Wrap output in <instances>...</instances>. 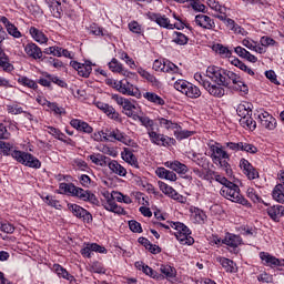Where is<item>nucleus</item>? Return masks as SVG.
<instances>
[{"mask_svg": "<svg viewBox=\"0 0 284 284\" xmlns=\"http://www.w3.org/2000/svg\"><path fill=\"white\" fill-rule=\"evenodd\" d=\"M114 141H119L120 143H123L124 145H130L132 143V140H128V138L121 133L119 130L115 132V139Z\"/></svg>", "mask_w": 284, "mask_h": 284, "instance_id": "680f3d73", "label": "nucleus"}, {"mask_svg": "<svg viewBox=\"0 0 284 284\" xmlns=\"http://www.w3.org/2000/svg\"><path fill=\"white\" fill-rule=\"evenodd\" d=\"M7 33L4 31H0V43L6 41ZM0 68L6 72H12L14 67L10 63V58L3 52V49L0 48Z\"/></svg>", "mask_w": 284, "mask_h": 284, "instance_id": "6e6552de", "label": "nucleus"}, {"mask_svg": "<svg viewBox=\"0 0 284 284\" xmlns=\"http://www.w3.org/2000/svg\"><path fill=\"white\" fill-rule=\"evenodd\" d=\"M149 138L154 145H161L162 148H170V145H176V140L165 134L156 133L155 131H149Z\"/></svg>", "mask_w": 284, "mask_h": 284, "instance_id": "39448f33", "label": "nucleus"}, {"mask_svg": "<svg viewBox=\"0 0 284 284\" xmlns=\"http://www.w3.org/2000/svg\"><path fill=\"white\" fill-rule=\"evenodd\" d=\"M124 154L125 156H123V161L130 163V165H134L139 170V160L136 159V155H134L128 148H124Z\"/></svg>", "mask_w": 284, "mask_h": 284, "instance_id": "c756f323", "label": "nucleus"}, {"mask_svg": "<svg viewBox=\"0 0 284 284\" xmlns=\"http://www.w3.org/2000/svg\"><path fill=\"white\" fill-rule=\"evenodd\" d=\"M260 123L265 130H276V118L272 116L267 111L258 115Z\"/></svg>", "mask_w": 284, "mask_h": 284, "instance_id": "ddd939ff", "label": "nucleus"}, {"mask_svg": "<svg viewBox=\"0 0 284 284\" xmlns=\"http://www.w3.org/2000/svg\"><path fill=\"white\" fill-rule=\"evenodd\" d=\"M143 274L146 276H150L151 278H161V275L156 271H154L152 267H150L148 264L142 270Z\"/></svg>", "mask_w": 284, "mask_h": 284, "instance_id": "bf43d9fd", "label": "nucleus"}, {"mask_svg": "<svg viewBox=\"0 0 284 284\" xmlns=\"http://www.w3.org/2000/svg\"><path fill=\"white\" fill-rule=\"evenodd\" d=\"M129 229L134 234H141V232H143V227L141 226V223L136 222V220L129 221Z\"/></svg>", "mask_w": 284, "mask_h": 284, "instance_id": "3c124183", "label": "nucleus"}, {"mask_svg": "<svg viewBox=\"0 0 284 284\" xmlns=\"http://www.w3.org/2000/svg\"><path fill=\"white\" fill-rule=\"evenodd\" d=\"M113 88H115L118 92H121V94H128V97H135L136 99H141V91L139 88L132 90L131 88L126 87L123 81L113 82Z\"/></svg>", "mask_w": 284, "mask_h": 284, "instance_id": "9b49d317", "label": "nucleus"}, {"mask_svg": "<svg viewBox=\"0 0 284 284\" xmlns=\"http://www.w3.org/2000/svg\"><path fill=\"white\" fill-rule=\"evenodd\" d=\"M70 125L74 130H78V132H83L84 134H92L94 132V129L88 122L79 119L71 120Z\"/></svg>", "mask_w": 284, "mask_h": 284, "instance_id": "2eb2a0df", "label": "nucleus"}, {"mask_svg": "<svg viewBox=\"0 0 284 284\" xmlns=\"http://www.w3.org/2000/svg\"><path fill=\"white\" fill-rule=\"evenodd\" d=\"M231 64L235 65V68H239L243 72H246V74H250V77H254V71L250 69L246 64L243 63L239 58L231 59Z\"/></svg>", "mask_w": 284, "mask_h": 284, "instance_id": "c85d7f7f", "label": "nucleus"}, {"mask_svg": "<svg viewBox=\"0 0 284 284\" xmlns=\"http://www.w3.org/2000/svg\"><path fill=\"white\" fill-rule=\"evenodd\" d=\"M138 73L140 74V77H142V79H145L146 81H149V83H159V80H156V77L145 71V69L143 68H139Z\"/></svg>", "mask_w": 284, "mask_h": 284, "instance_id": "37998d69", "label": "nucleus"}, {"mask_svg": "<svg viewBox=\"0 0 284 284\" xmlns=\"http://www.w3.org/2000/svg\"><path fill=\"white\" fill-rule=\"evenodd\" d=\"M272 196L277 203H284V183L274 186Z\"/></svg>", "mask_w": 284, "mask_h": 284, "instance_id": "bb28decb", "label": "nucleus"}, {"mask_svg": "<svg viewBox=\"0 0 284 284\" xmlns=\"http://www.w3.org/2000/svg\"><path fill=\"white\" fill-rule=\"evenodd\" d=\"M195 24L199 26V28H203V30H213V28H216L214 20L203 13L195 16Z\"/></svg>", "mask_w": 284, "mask_h": 284, "instance_id": "f8f14e48", "label": "nucleus"}, {"mask_svg": "<svg viewBox=\"0 0 284 284\" xmlns=\"http://www.w3.org/2000/svg\"><path fill=\"white\" fill-rule=\"evenodd\" d=\"M270 219L275 223L281 222V217L284 216V206L283 205H273L266 210Z\"/></svg>", "mask_w": 284, "mask_h": 284, "instance_id": "a211bd4d", "label": "nucleus"}, {"mask_svg": "<svg viewBox=\"0 0 284 284\" xmlns=\"http://www.w3.org/2000/svg\"><path fill=\"white\" fill-rule=\"evenodd\" d=\"M7 32L14 39H21V31L14 24H7Z\"/></svg>", "mask_w": 284, "mask_h": 284, "instance_id": "603ef678", "label": "nucleus"}, {"mask_svg": "<svg viewBox=\"0 0 284 284\" xmlns=\"http://www.w3.org/2000/svg\"><path fill=\"white\" fill-rule=\"evenodd\" d=\"M49 8L54 19H61V17H63V9L61 8V2H51V4H49Z\"/></svg>", "mask_w": 284, "mask_h": 284, "instance_id": "7c9ffc66", "label": "nucleus"}, {"mask_svg": "<svg viewBox=\"0 0 284 284\" xmlns=\"http://www.w3.org/2000/svg\"><path fill=\"white\" fill-rule=\"evenodd\" d=\"M68 210L75 216L77 219H82L83 223H92L93 217L90 211L83 209V206L78 204H68Z\"/></svg>", "mask_w": 284, "mask_h": 284, "instance_id": "423d86ee", "label": "nucleus"}, {"mask_svg": "<svg viewBox=\"0 0 284 284\" xmlns=\"http://www.w3.org/2000/svg\"><path fill=\"white\" fill-rule=\"evenodd\" d=\"M225 81H229V85L233 83L234 85H237L241 83V77L230 70L224 71Z\"/></svg>", "mask_w": 284, "mask_h": 284, "instance_id": "e433bc0d", "label": "nucleus"}, {"mask_svg": "<svg viewBox=\"0 0 284 284\" xmlns=\"http://www.w3.org/2000/svg\"><path fill=\"white\" fill-rule=\"evenodd\" d=\"M140 123H142L146 130H151L150 132H154V120L149 116H142L140 118Z\"/></svg>", "mask_w": 284, "mask_h": 284, "instance_id": "864d4df0", "label": "nucleus"}, {"mask_svg": "<svg viewBox=\"0 0 284 284\" xmlns=\"http://www.w3.org/2000/svg\"><path fill=\"white\" fill-rule=\"evenodd\" d=\"M0 153L4 154V156L12 155V159H16L18 163H21L27 168H33L34 170H39V168H41V161H39V159H37L31 153L14 150L10 143L1 142Z\"/></svg>", "mask_w": 284, "mask_h": 284, "instance_id": "f257e3e1", "label": "nucleus"}, {"mask_svg": "<svg viewBox=\"0 0 284 284\" xmlns=\"http://www.w3.org/2000/svg\"><path fill=\"white\" fill-rule=\"evenodd\" d=\"M213 51L220 54V57H224V59H232V50H229L227 47L221 43L214 44Z\"/></svg>", "mask_w": 284, "mask_h": 284, "instance_id": "a878e982", "label": "nucleus"}, {"mask_svg": "<svg viewBox=\"0 0 284 284\" xmlns=\"http://www.w3.org/2000/svg\"><path fill=\"white\" fill-rule=\"evenodd\" d=\"M190 8H192V10H194L195 12H202L203 14H205V4L201 3V0H191L190 1Z\"/></svg>", "mask_w": 284, "mask_h": 284, "instance_id": "c03bdc74", "label": "nucleus"}, {"mask_svg": "<svg viewBox=\"0 0 284 284\" xmlns=\"http://www.w3.org/2000/svg\"><path fill=\"white\" fill-rule=\"evenodd\" d=\"M105 199H106V203L103 204L104 210H106L108 212H111L112 209L114 207V205H118L116 202H114V195L106 193L104 194Z\"/></svg>", "mask_w": 284, "mask_h": 284, "instance_id": "a18cd8bd", "label": "nucleus"}, {"mask_svg": "<svg viewBox=\"0 0 284 284\" xmlns=\"http://www.w3.org/2000/svg\"><path fill=\"white\" fill-rule=\"evenodd\" d=\"M189 99H199L201 97V89L199 87L189 83V87L186 89V93H184Z\"/></svg>", "mask_w": 284, "mask_h": 284, "instance_id": "c9c22d12", "label": "nucleus"}, {"mask_svg": "<svg viewBox=\"0 0 284 284\" xmlns=\"http://www.w3.org/2000/svg\"><path fill=\"white\" fill-rule=\"evenodd\" d=\"M240 168L243 170V173L250 181H254V179H258V171L250 163V161L242 159L240 161Z\"/></svg>", "mask_w": 284, "mask_h": 284, "instance_id": "9d476101", "label": "nucleus"}, {"mask_svg": "<svg viewBox=\"0 0 284 284\" xmlns=\"http://www.w3.org/2000/svg\"><path fill=\"white\" fill-rule=\"evenodd\" d=\"M48 108L54 112V114H65V109L59 108V104L57 102H48Z\"/></svg>", "mask_w": 284, "mask_h": 284, "instance_id": "e2e57ef3", "label": "nucleus"}, {"mask_svg": "<svg viewBox=\"0 0 284 284\" xmlns=\"http://www.w3.org/2000/svg\"><path fill=\"white\" fill-rule=\"evenodd\" d=\"M163 72H170L171 74H179V68L173 62H164Z\"/></svg>", "mask_w": 284, "mask_h": 284, "instance_id": "6e6d98bb", "label": "nucleus"}, {"mask_svg": "<svg viewBox=\"0 0 284 284\" xmlns=\"http://www.w3.org/2000/svg\"><path fill=\"white\" fill-rule=\"evenodd\" d=\"M165 168H170V170H173V172H176L178 174L187 173V165L181 163L180 161L166 162Z\"/></svg>", "mask_w": 284, "mask_h": 284, "instance_id": "5701e85b", "label": "nucleus"}, {"mask_svg": "<svg viewBox=\"0 0 284 284\" xmlns=\"http://www.w3.org/2000/svg\"><path fill=\"white\" fill-rule=\"evenodd\" d=\"M143 97L150 103H154V105H163L165 103V100L154 92H145Z\"/></svg>", "mask_w": 284, "mask_h": 284, "instance_id": "cd10ccee", "label": "nucleus"}, {"mask_svg": "<svg viewBox=\"0 0 284 284\" xmlns=\"http://www.w3.org/2000/svg\"><path fill=\"white\" fill-rule=\"evenodd\" d=\"M260 258L264 262V265L268 267H284V260H280L267 252H261Z\"/></svg>", "mask_w": 284, "mask_h": 284, "instance_id": "1a4fd4ad", "label": "nucleus"}, {"mask_svg": "<svg viewBox=\"0 0 284 284\" xmlns=\"http://www.w3.org/2000/svg\"><path fill=\"white\" fill-rule=\"evenodd\" d=\"M222 243L229 247H233L234 253L236 254V247L243 243V239H241L240 235L227 233L224 240H222Z\"/></svg>", "mask_w": 284, "mask_h": 284, "instance_id": "dca6fc26", "label": "nucleus"}, {"mask_svg": "<svg viewBox=\"0 0 284 284\" xmlns=\"http://www.w3.org/2000/svg\"><path fill=\"white\" fill-rule=\"evenodd\" d=\"M161 274L165 275V278H175L176 277V268L171 265L162 264L160 267Z\"/></svg>", "mask_w": 284, "mask_h": 284, "instance_id": "72a5a7b5", "label": "nucleus"}, {"mask_svg": "<svg viewBox=\"0 0 284 284\" xmlns=\"http://www.w3.org/2000/svg\"><path fill=\"white\" fill-rule=\"evenodd\" d=\"M174 34L175 38L173 39V43H176V45H187V41H190V38H187V36L179 31H175Z\"/></svg>", "mask_w": 284, "mask_h": 284, "instance_id": "a19ab883", "label": "nucleus"}, {"mask_svg": "<svg viewBox=\"0 0 284 284\" xmlns=\"http://www.w3.org/2000/svg\"><path fill=\"white\" fill-rule=\"evenodd\" d=\"M189 85L190 82L185 80H179L174 83V88L178 90V92H182V94H185L187 92Z\"/></svg>", "mask_w": 284, "mask_h": 284, "instance_id": "09e8293b", "label": "nucleus"}, {"mask_svg": "<svg viewBox=\"0 0 284 284\" xmlns=\"http://www.w3.org/2000/svg\"><path fill=\"white\" fill-rule=\"evenodd\" d=\"M265 77L271 81V83H274L275 85H281V82L276 79V72L274 70L265 71Z\"/></svg>", "mask_w": 284, "mask_h": 284, "instance_id": "0e129e2a", "label": "nucleus"}, {"mask_svg": "<svg viewBox=\"0 0 284 284\" xmlns=\"http://www.w3.org/2000/svg\"><path fill=\"white\" fill-rule=\"evenodd\" d=\"M104 114H106V116H109V119H113V121H119V112H116V110L113 109V106L110 104L104 110Z\"/></svg>", "mask_w": 284, "mask_h": 284, "instance_id": "5fc2aeb1", "label": "nucleus"}, {"mask_svg": "<svg viewBox=\"0 0 284 284\" xmlns=\"http://www.w3.org/2000/svg\"><path fill=\"white\" fill-rule=\"evenodd\" d=\"M70 65L73 70H77L79 77H83V79H88L90 74H92V62L90 61H87L85 63L71 61Z\"/></svg>", "mask_w": 284, "mask_h": 284, "instance_id": "0eeeda50", "label": "nucleus"}, {"mask_svg": "<svg viewBox=\"0 0 284 284\" xmlns=\"http://www.w3.org/2000/svg\"><path fill=\"white\" fill-rule=\"evenodd\" d=\"M159 187L161 190V192H163V194H166L169 196H171V199H174V201H178L179 199V193L176 192V190H174V187L165 184V182H161L159 181Z\"/></svg>", "mask_w": 284, "mask_h": 284, "instance_id": "b1692460", "label": "nucleus"}, {"mask_svg": "<svg viewBox=\"0 0 284 284\" xmlns=\"http://www.w3.org/2000/svg\"><path fill=\"white\" fill-rule=\"evenodd\" d=\"M102 134H103L104 141H110L111 143H114V139L116 138L115 131L106 130V131H103Z\"/></svg>", "mask_w": 284, "mask_h": 284, "instance_id": "69168bd1", "label": "nucleus"}, {"mask_svg": "<svg viewBox=\"0 0 284 284\" xmlns=\"http://www.w3.org/2000/svg\"><path fill=\"white\" fill-rule=\"evenodd\" d=\"M170 225L175 229V237L180 243L185 241L186 245H194V237L190 236V234H192L190 227L184 225L182 222H170Z\"/></svg>", "mask_w": 284, "mask_h": 284, "instance_id": "7ed1b4c3", "label": "nucleus"}, {"mask_svg": "<svg viewBox=\"0 0 284 284\" xmlns=\"http://www.w3.org/2000/svg\"><path fill=\"white\" fill-rule=\"evenodd\" d=\"M194 131L183 130V128H178L174 131V136L178 141H183L184 139H190V136H193Z\"/></svg>", "mask_w": 284, "mask_h": 284, "instance_id": "473e14b6", "label": "nucleus"}, {"mask_svg": "<svg viewBox=\"0 0 284 284\" xmlns=\"http://www.w3.org/2000/svg\"><path fill=\"white\" fill-rule=\"evenodd\" d=\"M158 121L161 128H165V130H179V128H181L179 123L172 122L171 120H168L165 118H159Z\"/></svg>", "mask_w": 284, "mask_h": 284, "instance_id": "f704fd0d", "label": "nucleus"}, {"mask_svg": "<svg viewBox=\"0 0 284 284\" xmlns=\"http://www.w3.org/2000/svg\"><path fill=\"white\" fill-rule=\"evenodd\" d=\"M221 144L216 143V145H211V152H212V159L214 163L216 161H221V159H230V154L225 150H223V146H219Z\"/></svg>", "mask_w": 284, "mask_h": 284, "instance_id": "6ab92c4d", "label": "nucleus"}, {"mask_svg": "<svg viewBox=\"0 0 284 284\" xmlns=\"http://www.w3.org/2000/svg\"><path fill=\"white\" fill-rule=\"evenodd\" d=\"M148 17L151 21L158 23L160 28H165L166 30H174V27L172 26V23H170V19H168L165 16H161V13L150 12Z\"/></svg>", "mask_w": 284, "mask_h": 284, "instance_id": "4468645a", "label": "nucleus"}, {"mask_svg": "<svg viewBox=\"0 0 284 284\" xmlns=\"http://www.w3.org/2000/svg\"><path fill=\"white\" fill-rule=\"evenodd\" d=\"M109 69L111 70V72H123V64L119 63V60H116L115 58H113L111 60V62H109Z\"/></svg>", "mask_w": 284, "mask_h": 284, "instance_id": "8fccbe9b", "label": "nucleus"}, {"mask_svg": "<svg viewBox=\"0 0 284 284\" xmlns=\"http://www.w3.org/2000/svg\"><path fill=\"white\" fill-rule=\"evenodd\" d=\"M77 187V185H74L73 183H61L60 184V190H62L63 192H68L69 194H73L74 189Z\"/></svg>", "mask_w": 284, "mask_h": 284, "instance_id": "774afa93", "label": "nucleus"}, {"mask_svg": "<svg viewBox=\"0 0 284 284\" xmlns=\"http://www.w3.org/2000/svg\"><path fill=\"white\" fill-rule=\"evenodd\" d=\"M216 261L222 265L225 272H230L231 274H234V272H236V263H234V261L227 257H216Z\"/></svg>", "mask_w": 284, "mask_h": 284, "instance_id": "412c9836", "label": "nucleus"}, {"mask_svg": "<svg viewBox=\"0 0 284 284\" xmlns=\"http://www.w3.org/2000/svg\"><path fill=\"white\" fill-rule=\"evenodd\" d=\"M129 30L134 34H141V32H143V30L141 29V24H139V22L136 21H132L129 23Z\"/></svg>", "mask_w": 284, "mask_h": 284, "instance_id": "338daca9", "label": "nucleus"}, {"mask_svg": "<svg viewBox=\"0 0 284 284\" xmlns=\"http://www.w3.org/2000/svg\"><path fill=\"white\" fill-rule=\"evenodd\" d=\"M240 125H242V128H247V130H256V121L252 119V115H248L244 119H240Z\"/></svg>", "mask_w": 284, "mask_h": 284, "instance_id": "58836bf2", "label": "nucleus"}, {"mask_svg": "<svg viewBox=\"0 0 284 284\" xmlns=\"http://www.w3.org/2000/svg\"><path fill=\"white\" fill-rule=\"evenodd\" d=\"M29 33L31 34L32 39L37 41V43H48V37L41 30L37 29V27H31L29 29Z\"/></svg>", "mask_w": 284, "mask_h": 284, "instance_id": "4be33fe9", "label": "nucleus"}, {"mask_svg": "<svg viewBox=\"0 0 284 284\" xmlns=\"http://www.w3.org/2000/svg\"><path fill=\"white\" fill-rule=\"evenodd\" d=\"M91 191L90 190H83L82 187L75 186V189H73V193L71 196H75L77 199H79L80 201H88V197L90 196Z\"/></svg>", "mask_w": 284, "mask_h": 284, "instance_id": "2f4dec72", "label": "nucleus"}, {"mask_svg": "<svg viewBox=\"0 0 284 284\" xmlns=\"http://www.w3.org/2000/svg\"><path fill=\"white\" fill-rule=\"evenodd\" d=\"M18 83H20V85H24V88H30L31 90H37L39 88V84H37L34 80H30L28 77H20L18 79Z\"/></svg>", "mask_w": 284, "mask_h": 284, "instance_id": "4c0bfd02", "label": "nucleus"}, {"mask_svg": "<svg viewBox=\"0 0 284 284\" xmlns=\"http://www.w3.org/2000/svg\"><path fill=\"white\" fill-rule=\"evenodd\" d=\"M221 196H224V199H229V201H232L233 203H239L240 205H243L244 207H252V203L247 201L243 195H241V189L237 186L233 189L222 187L220 191Z\"/></svg>", "mask_w": 284, "mask_h": 284, "instance_id": "f03ea898", "label": "nucleus"}, {"mask_svg": "<svg viewBox=\"0 0 284 284\" xmlns=\"http://www.w3.org/2000/svg\"><path fill=\"white\" fill-rule=\"evenodd\" d=\"M194 79L195 81L199 82L200 85L204 87V90L210 88V83H211L210 80H205V78H203L201 73H195Z\"/></svg>", "mask_w": 284, "mask_h": 284, "instance_id": "052dcab7", "label": "nucleus"}, {"mask_svg": "<svg viewBox=\"0 0 284 284\" xmlns=\"http://www.w3.org/2000/svg\"><path fill=\"white\" fill-rule=\"evenodd\" d=\"M90 271L94 274H105V268L100 262H93L90 266Z\"/></svg>", "mask_w": 284, "mask_h": 284, "instance_id": "4d7b16f0", "label": "nucleus"}, {"mask_svg": "<svg viewBox=\"0 0 284 284\" xmlns=\"http://www.w3.org/2000/svg\"><path fill=\"white\" fill-rule=\"evenodd\" d=\"M211 97H215V99H223L225 97V89L223 84H212V82L205 89Z\"/></svg>", "mask_w": 284, "mask_h": 284, "instance_id": "aec40b11", "label": "nucleus"}, {"mask_svg": "<svg viewBox=\"0 0 284 284\" xmlns=\"http://www.w3.org/2000/svg\"><path fill=\"white\" fill-rule=\"evenodd\" d=\"M45 78L51 81V83H55V85H59V88H68V83L65 81L59 79L57 75H52L50 73L45 74Z\"/></svg>", "mask_w": 284, "mask_h": 284, "instance_id": "49530a36", "label": "nucleus"}, {"mask_svg": "<svg viewBox=\"0 0 284 284\" xmlns=\"http://www.w3.org/2000/svg\"><path fill=\"white\" fill-rule=\"evenodd\" d=\"M54 270L58 274V276H61L62 278H65L67 281H74V276L70 275L63 266L57 264L54 265Z\"/></svg>", "mask_w": 284, "mask_h": 284, "instance_id": "79ce46f5", "label": "nucleus"}, {"mask_svg": "<svg viewBox=\"0 0 284 284\" xmlns=\"http://www.w3.org/2000/svg\"><path fill=\"white\" fill-rule=\"evenodd\" d=\"M241 152H248L250 154H256V152H258V149L254 146V144L242 142Z\"/></svg>", "mask_w": 284, "mask_h": 284, "instance_id": "13d9d810", "label": "nucleus"}, {"mask_svg": "<svg viewBox=\"0 0 284 284\" xmlns=\"http://www.w3.org/2000/svg\"><path fill=\"white\" fill-rule=\"evenodd\" d=\"M109 169L113 174H118V176H126L128 170L123 168L116 160H112V162L109 164Z\"/></svg>", "mask_w": 284, "mask_h": 284, "instance_id": "393cba45", "label": "nucleus"}, {"mask_svg": "<svg viewBox=\"0 0 284 284\" xmlns=\"http://www.w3.org/2000/svg\"><path fill=\"white\" fill-rule=\"evenodd\" d=\"M24 51L26 54H28V57H30L31 59H34L37 61V59H43V51H41V48H39V45H37L33 42L28 43L24 47Z\"/></svg>", "mask_w": 284, "mask_h": 284, "instance_id": "f3484780", "label": "nucleus"}, {"mask_svg": "<svg viewBox=\"0 0 284 284\" xmlns=\"http://www.w3.org/2000/svg\"><path fill=\"white\" fill-rule=\"evenodd\" d=\"M237 115L241 116V119H246L247 116H252V110H248L245 104H240L236 109Z\"/></svg>", "mask_w": 284, "mask_h": 284, "instance_id": "de8ad7c7", "label": "nucleus"}, {"mask_svg": "<svg viewBox=\"0 0 284 284\" xmlns=\"http://www.w3.org/2000/svg\"><path fill=\"white\" fill-rule=\"evenodd\" d=\"M246 195L248 199H251L253 203H263L264 205H267V203L263 201V199L258 195V193H256V190H254L253 187L247 189Z\"/></svg>", "mask_w": 284, "mask_h": 284, "instance_id": "ea45409f", "label": "nucleus"}, {"mask_svg": "<svg viewBox=\"0 0 284 284\" xmlns=\"http://www.w3.org/2000/svg\"><path fill=\"white\" fill-rule=\"evenodd\" d=\"M225 69L210 65L206 69V73L210 74L209 78L212 79L217 85H222L223 88H230V82L225 80Z\"/></svg>", "mask_w": 284, "mask_h": 284, "instance_id": "20e7f679", "label": "nucleus"}]
</instances>
